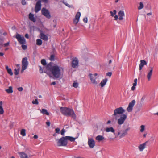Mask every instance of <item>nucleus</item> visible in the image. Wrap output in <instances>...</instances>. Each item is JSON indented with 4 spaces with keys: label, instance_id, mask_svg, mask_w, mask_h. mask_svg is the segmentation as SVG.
<instances>
[{
    "label": "nucleus",
    "instance_id": "nucleus-1",
    "mask_svg": "<svg viewBox=\"0 0 158 158\" xmlns=\"http://www.w3.org/2000/svg\"><path fill=\"white\" fill-rule=\"evenodd\" d=\"M60 110L63 115L67 116H71L75 120L76 119V115L72 109L66 107H61Z\"/></svg>",
    "mask_w": 158,
    "mask_h": 158
},
{
    "label": "nucleus",
    "instance_id": "nucleus-2",
    "mask_svg": "<svg viewBox=\"0 0 158 158\" xmlns=\"http://www.w3.org/2000/svg\"><path fill=\"white\" fill-rule=\"evenodd\" d=\"M51 72L53 76L56 79H60L62 77L63 74L61 73V70L58 65L53 66Z\"/></svg>",
    "mask_w": 158,
    "mask_h": 158
},
{
    "label": "nucleus",
    "instance_id": "nucleus-3",
    "mask_svg": "<svg viewBox=\"0 0 158 158\" xmlns=\"http://www.w3.org/2000/svg\"><path fill=\"white\" fill-rule=\"evenodd\" d=\"M125 112V110L122 107H120L115 109L114 111V114L112 116H115V118L117 119L118 115H122Z\"/></svg>",
    "mask_w": 158,
    "mask_h": 158
},
{
    "label": "nucleus",
    "instance_id": "nucleus-4",
    "mask_svg": "<svg viewBox=\"0 0 158 158\" xmlns=\"http://www.w3.org/2000/svg\"><path fill=\"white\" fill-rule=\"evenodd\" d=\"M57 145L58 146H66L68 144V141L65 139L64 137H62L60 139H57Z\"/></svg>",
    "mask_w": 158,
    "mask_h": 158
},
{
    "label": "nucleus",
    "instance_id": "nucleus-5",
    "mask_svg": "<svg viewBox=\"0 0 158 158\" xmlns=\"http://www.w3.org/2000/svg\"><path fill=\"white\" fill-rule=\"evenodd\" d=\"M16 38L21 44H24L26 43V40L24 37H22L20 34H17L16 35Z\"/></svg>",
    "mask_w": 158,
    "mask_h": 158
},
{
    "label": "nucleus",
    "instance_id": "nucleus-6",
    "mask_svg": "<svg viewBox=\"0 0 158 158\" xmlns=\"http://www.w3.org/2000/svg\"><path fill=\"white\" fill-rule=\"evenodd\" d=\"M127 118V115L125 114H123L121 115L120 118L118 120L117 123L119 125L123 124Z\"/></svg>",
    "mask_w": 158,
    "mask_h": 158
},
{
    "label": "nucleus",
    "instance_id": "nucleus-7",
    "mask_svg": "<svg viewBox=\"0 0 158 158\" xmlns=\"http://www.w3.org/2000/svg\"><path fill=\"white\" fill-rule=\"evenodd\" d=\"M42 14L48 19H50L51 16L49 11L45 8H43L41 10Z\"/></svg>",
    "mask_w": 158,
    "mask_h": 158
},
{
    "label": "nucleus",
    "instance_id": "nucleus-8",
    "mask_svg": "<svg viewBox=\"0 0 158 158\" xmlns=\"http://www.w3.org/2000/svg\"><path fill=\"white\" fill-rule=\"evenodd\" d=\"M135 103V100H133L129 104L128 106L127 109V111L128 112H131L132 110L133 107L134 106Z\"/></svg>",
    "mask_w": 158,
    "mask_h": 158
},
{
    "label": "nucleus",
    "instance_id": "nucleus-9",
    "mask_svg": "<svg viewBox=\"0 0 158 158\" xmlns=\"http://www.w3.org/2000/svg\"><path fill=\"white\" fill-rule=\"evenodd\" d=\"M41 1L39 0L37 1L35 7V11L36 12H37L40 11L41 9Z\"/></svg>",
    "mask_w": 158,
    "mask_h": 158
},
{
    "label": "nucleus",
    "instance_id": "nucleus-10",
    "mask_svg": "<svg viewBox=\"0 0 158 158\" xmlns=\"http://www.w3.org/2000/svg\"><path fill=\"white\" fill-rule=\"evenodd\" d=\"M130 130V128L128 127L125 130L120 132V135L119 136L120 138L124 137L128 134V131Z\"/></svg>",
    "mask_w": 158,
    "mask_h": 158
},
{
    "label": "nucleus",
    "instance_id": "nucleus-11",
    "mask_svg": "<svg viewBox=\"0 0 158 158\" xmlns=\"http://www.w3.org/2000/svg\"><path fill=\"white\" fill-rule=\"evenodd\" d=\"M28 64V62L27 61V57L23 58L22 61V67L27 68Z\"/></svg>",
    "mask_w": 158,
    "mask_h": 158
},
{
    "label": "nucleus",
    "instance_id": "nucleus-12",
    "mask_svg": "<svg viewBox=\"0 0 158 158\" xmlns=\"http://www.w3.org/2000/svg\"><path fill=\"white\" fill-rule=\"evenodd\" d=\"M89 76L92 83L95 85H97L98 83V82L96 80V78L94 77L93 74L90 73Z\"/></svg>",
    "mask_w": 158,
    "mask_h": 158
},
{
    "label": "nucleus",
    "instance_id": "nucleus-13",
    "mask_svg": "<svg viewBox=\"0 0 158 158\" xmlns=\"http://www.w3.org/2000/svg\"><path fill=\"white\" fill-rule=\"evenodd\" d=\"M78 64V59L75 57L72 60V66L73 68H76Z\"/></svg>",
    "mask_w": 158,
    "mask_h": 158
},
{
    "label": "nucleus",
    "instance_id": "nucleus-14",
    "mask_svg": "<svg viewBox=\"0 0 158 158\" xmlns=\"http://www.w3.org/2000/svg\"><path fill=\"white\" fill-rule=\"evenodd\" d=\"M88 144L90 148H93L95 146L94 140L92 138L89 139L88 141Z\"/></svg>",
    "mask_w": 158,
    "mask_h": 158
},
{
    "label": "nucleus",
    "instance_id": "nucleus-15",
    "mask_svg": "<svg viewBox=\"0 0 158 158\" xmlns=\"http://www.w3.org/2000/svg\"><path fill=\"white\" fill-rule=\"evenodd\" d=\"M140 64H139V69L141 70L142 68L144 65H147V62L144 60H141L140 61Z\"/></svg>",
    "mask_w": 158,
    "mask_h": 158
},
{
    "label": "nucleus",
    "instance_id": "nucleus-16",
    "mask_svg": "<svg viewBox=\"0 0 158 158\" xmlns=\"http://www.w3.org/2000/svg\"><path fill=\"white\" fill-rule=\"evenodd\" d=\"M118 15L119 17L118 19L120 20H122L123 19V16H125L124 12L122 10H120L118 13Z\"/></svg>",
    "mask_w": 158,
    "mask_h": 158
},
{
    "label": "nucleus",
    "instance_id": "nucleus-17",
    "mask_svg": "<svg viewBox=\"0 0 158 158\" xmlns=\"http://www.w3.org/2000/svg\"><path fill=\"white\" fill-rule=\"evenodd\" d=\"M153 68L151 67V69L148 72L147 77L148 81H150L153 72Z\"/></svg>",
    "mask_w": 158,
    "mask_h": 158
},
{
    "label": "nucleus",
    "instance_id": "nucleus-18",
    "mask_svg": "<svg viewBox=\"0 0 158 158\" xmlns=\"http://www.w3.org/2000/svg\"><path fill=\"white\" fill-rule=\"evenodd\" d=\"M147 141L141 144L139 146V149L140 151H142L145 148Z\"/></svg>",
    "mask_w": 158,
    "mask_h": 158
},
{
    "label": "nucleus",
    "instance_id": "nucleus-19",
    "mask_svg": "<svg viewBox=\"0 0 158 158\" xmlns=\"http://www.w3.org/2000/svg\"><path fill=\"white\" fill-rule=\"evenodd\" d=\"M20 158H28L27 155L24 152H19L18 153Z\"/></svg>",
    "mask_w": 158,
    "mask_h": 158
},
{
    "label": "nucleus",
    "instance_id": "nucleus-20",
    "mask_svg": "<svg viewBox=\"0 0 158 158\" xmlns=\"http://www.w3.org/2000/svg\"><path fill=\"white\" fill-rule=\"evenodd\" d=\"M64 137L67 141L69 140L71 142H74L76 139V138L70 136H65Z\"/></svg>",
    "mask_w": 158,
    "mask_h": 158
},
{
    "label": "nucleus",
    "instance_id": "nucleus-21",
    "mask_svg": "<svg viewBox=\"0 0 158 158\" xmlns=\"http://www.w3.org/2000/svg\"><path fill=\"white\" fill-rule=\"evenodd\" d=\"M29 19L31 21L35 22L36 21V19L34 18V15L31 13H29Z\"/></svg>",
    "mask_w": 158,
    "mask_h": 158
},
{
    "label": "nucleus",
    "instance_id": "nucleus-22",
    "mask_svg": "<svg viewBox=\"0 0 158 158\" xmlns=\"http://www.w3.org/2000/svg\"><path fill=\"white\" fill-rule=\"evenodd\" d=\"M40 38L42 40L45 41H47L48 40V36L46 35L43 33L40 34Z\"/></svg>",
    "mask_w": 158,
    "mask_h": 158
},
{
    "label": "nucleus",
    "instance_id": "nucleus-23",
    "mask_svg": "<svg viewBox=\"0 0 158 158\" xmlns=\"http://www.w3.org/2000/svg\"><path fill=\"white\" fill-rule=\"evenodd\" d=\"M105 131L107 132L110 131L115 134V130L112 127H107L105 129Z\"/></svg>",
    "mask_w": 158,
    "mask_h": 158
},
{
    "label": "nucleus",
    "instance_id": "nucleus-24",
    "mask_svg": "<svg viewBox=\"0 0 158 158\" xmlns=\"http://www.w3.org/2000/svg\"><path fill=\"white\" fill-rule=\"evenodd\" d=\"M107 80H108L107 79L105 78L104 79H103L101 81V82L100 83V84L102 87H103L105 86V85H106V82H107Z\"/></svg>",
    "mask_w": 158,
    "mask_h": 158
},
{
    "label": "nucleus",
    "instance_id": "nucleus-25",
    "mask_svg": "<svg viewBox=\"0 0 158 158\" xmlns=\"http://www.w3.org/2000/svg\"><path fill=\"white\" fill-rule=\"evenodd\" d=\"M6 68L7 69V72L10 75L12 76L13 75V73L10 68H9L8 66H6Z\"/></svg>",
    "mask_w": 158,
    "mask_h": 158
},
{
    "label": "nucleus",
    "instance_id": "nucleus-26",
    "mask_svg": "<svg viewBox=\"0 0 158 158\" xmlns=\"http://www.w3.org/2000/svg\"><path fill=\"white\" fill-rule=\"evenodd\" d=\"M41 112L43 114H46L47 115H49V113L48 112L47 110L45 109H42L41 111Z\"/></svg>",
    "mask_w": 158,
    "mask_h": 158
},
{
    "label": "nucleus",
    "instance_id": "nucleus-27",
    "mask_svg": "<svg viewBox=\"0 0 158 158\" xmlns=\"http://www.w3.org/2000/svg\"><path fill=\"white\" fill-rule=\"evenodd\" d=\"M104 139V137L102 135H99L97 136L96 138V139L100 142Z\"/></svg>",
    "mask_w": 158,
    "mask_h": 158
},
{
    "label": "nucleus",
    "instance_id": "nucleus-28",
    "mask_svg": "<svg viewBox=\"0 0 158 158\" xmlns=\"http://www.w3.org/2000/svg\"><path fill=\"white\" fill-rule=\"evenodd\" d=\"M52 68L53 66H52L50 64H48L46 66V69L51 72L52 71Z\"/></svg>",
    "mask_w": 158,
    "mask_h": 158
},
{
    "label": "nucleus",
    "instance_id": "nucleus-29",
    "mask_svg": "<svg viewBox=\"0 0 158 158\" xmlns=\"http://www.w3.org/2000/svg\"><path fill=\"white\" fill-rule=\"evenodd\" d=\"M6 92L8 93H11L13 92V88L11 86L9 87V89L6 90Z\"/></svg>",
    "mask_w": 158,
    "mask_h": 158
},
{
    "label": "nucleus",
    "instance_id": "nucleus-30",
    "mask_svg": "<svg viewBox=\"0 0 158 158\" xmlns=\"http://www.w3.org/2000/svg\"><path fill=\"white\" fill-rule=\"evenodd\" d=\"M81 15V13L79 12H77L76 15L75 19L79 20L80 18V17Z\"/></svg>",
    "mask_w": 158,
    "mask_h": 158
},
{
    "label": "nucleus",
    "instance_id": "nucleus-31",
    "mask_svg": "<svg viewBox=\"0 0 158 158\" xmlns=\"http://www.w3.org/2000/svg\"><path fill=\"white\" fill-rule=\"evenodd\" d=\"M64 4H65L66 6H68V7L69 8H71L73 9H74V7L73 5H70L68 3H66V2H64V1H63L62 2Z\"/></svg>",
    "mask_w": 158,
    "mask_h": 158
},
{
    "label": "nucleus",
    "instance_id": "nucleus-32",
    "mask_svg": "<svg viewBox=\"0 0 158 158\" xmlns=\"http://www.w3.org/2000/svg\"><path fill=\"white\" fill-rule=\"evenodd\" d=\"M42 42L41 40L38 39L36 40V44L40 46L42 44Z\"/></svg>",
    "mask_w": 158,
    "mask_h": 158
},
{
    "label": "nucleus",
    "instance_id": "nucleus-33",
    "mask_svg": "<svg viewBox=\"0 0 158 158\" xmlns=\"http://www.w3.org/2000/svg\"><path fill=\"white\" fill-rule=\"evenodd\" d=\"M20 134L23 136L26 135V130L24 129H22L21 131Z\"/></svg>",
    "mask_w": 158,
    "mask_h": 158
},
{
    "label": "nucleus",
    "instance_id": "nucleus-34",
    "mask_svg": "<svg viewBox=\"0 0 158 158\" xmlns=\"http://www.w3.org/2000/svg\"><path fill=\"white\" fill-rule=\"evenodd\" d=\"M110 15L112 17H113L114 15H115L116 14L117 11L116 10H114L113 11V12L110 11Z\"/></svg>",
    "mask_w": 158,
    "mask_h": 158
},
{
    "label": "nucleus",
    "instance_id": "nucleus-35",
    "mask_svg": "<svg viewBox=\"0 0 158 158\" xmlns=\"http://www.w3.org/2000/svg\"><path fill=\"white\" fill-rule=\"evenodd\" d=\"M19 70H20V69H16L15 68L14 69V74L15 75H17L19 73Z\"/></svg>",
    "mask_w": 158,
    "mask_h": 158
},
{
    "label": "nucleus",
    "instance_id": "nucleus-36",
    "mask_svg": "<svg viewBox=\"0 0 158 158\" xmlns=\"http://www.w3.org/2000/svg\"><path fill=\"white\" fill-rule=\"evenodd\" d=\"M144 6L142 2H140L139 3V6L138 7V9L139 10H140L143 8Z\"/></svg>",
    "mask_w": 158,
    "mask_h": 158
},
{
    "label": "nucleus",
    "instance_id": "nucleus-37",
    "mask_svg": "<svg viewBox=\"0 0 158 158\" xmlns=\"http://www.w3.org/2000/svg\"><path fill=\"white\" fill-rule=\"evenodd\" d=\"M41 63L43 65H46L47 64L46 62L45 59H42L41 61Z\"/></svg>",
    "mask_w": 158,
    "mask_h": 158
},
{
    "label": "nucleus",
    "instance_id": "nucleus-38",
    "mask_svg": "<svg viewBox=\"0 0 158 158\" xmlns=\"http://www.w3.org/2000/svg\"><path fill=\"white\" fill-rule=\"evenodd\" d=\"M4 112L2 106L0 105V114H3Z\"/></svg>",
    "mask_w": 158,
    "mask_h": 158
},
{
    "label": "nucleus",
    "instance_id": "nucleus-39",
    "mask_svg": "<svg viewBox=\"0 0 158 158\" xmlns=\"http://www.w3.org/2000/svg\"><path fill=\"white\" fill-rule=\"evenodd\" d=\"M79 20L74 19L73 21V23L76 25L79 22Z\"/></svg>",
    "mask_w": 158,
    "mask_h": 158
},
{
    "label": "nucleus",
    "instance_id": "nucleus-40",
    "mask_svg": "<svg viewBox=\"0 0 158 158\" xmlns=\"http://www.w3.org/2000/svg\"><path fill=\"white\" fill-rule=\"evenodd\" d=\"M73 86L75 88H77L78 87V83L77 82H74L73 84Z\"/></svg>",
    "mask_w": 158,
    "mask_h": 158
},
{
    "label": "nucleus",
    "instance_id": "nucleus-41",
    "mask_svg": "<svg viewBox=\"0 0 158 158\" xmlns=\"http://www.w3.org/2000/svg\"><path fill=\"white\" fill-rule=\"evenodd\" d=\"M32 102L33 104L38 105L39 104L37 99H36L35 101H32Z\"/></svg>",
    "mask_w": 158,
    "mask_h": 158
},
{
    "label": "nucleus",
    "instance_id": "nucleus-42",
    "mask_svg": "<svg viewBox=\"0 0 158 158\" xmlns=\"http://www.w3.org/2000/svg\"><path fill=\"white\" fill-rule=\"evenodd\" d=\"M65 132V130L64 129H63L61 131L60 133L61 135L64 136V133Z\"/></svg>",
    "mask_w": 158,
    "mask_h": 158
},
{
    "label": "nucleus",
    "instance_id": "nucleus-43",
    "mask_svg": "<svg viewBox=\"0 0 158 158\" xmlns=\"http://www.w3.org/2000/svg\"><path fill=\"white\" fill-rule=\"evenodd\" d=\"M140 127H141V129L140 130V131L141 132H143L144 130L145 126L144 125H142L140 126Z\"/></svg>",
    "mask_w": 158,
    "mask_h": 158
},
{
    "label": "nucleus",
    "instance_id": "nucleus-44",
    "mask_svg": "<svg viewBox=\"0 0 158 158\" xmlns=\"http://www.w3.org/2000/svg\"><path fill=\"white\" fill-rule=\"evenodd\" d=\"M55 55L54 54H52L51 55L50 60L51 61H53L54 60Z\"/></svg>",
    "mask_w": 158,
    "mask_h": 158
},
{
    "label": "nucleus",
    "instance_id": "nucleus-45",
    "mask_svg": "<svg viewBox=\"0 0 158 158\" xmlns=\"http://www.w3.org/2000/svg\"><path fill=\"white\" fill-rule=\"evenodd\" d=\"M137 79L136 78L134 80V83L133 84V86H135L137 85Z\"/></svg>",
    "mask_w": 158,
    "mask_h": 158
},
{
    "label": "nucleus",
    "instance_id": "nucleus-46",
    "mask_svg": "<svg viewBox=\"0 0 158 158\" xmlns=\"http://www.w3.org/2000/svg\"><path fill=\"white\" fill-rule=\"evenodd\" d=\"M22 44V47L23 49L25 50L27 49V45H24L23 44Z\"/></svg>",
    "mask_w": 158,
    "mask_h": 158
},
{
    "label": "nucleus",
    "instance_id": "nucleus-47",
    "mask_svg": "<svg viewBox=\"0 0 158 158\" xmlns=\"http://www.w3.org/2000/svg\"><path fill=\"white\" fill-rule=\"evenodd\" d=\"M83 21L85 23H86L87 22V18L86 17H85L83 19Z\"/></svg>",
    "mask_w": 158,
    "mask_h": 158
},
{
    "label": "nucleus",
    "instance_id": "nucleus-48",
    "mask_svg": "<svg viewBox=\"0 0 158 158\" xmlns=\"http://www.w3.org/2000/svg\"><path fill=\"white\" fill-rule=\"evenodd\" d=\"M56 132V133L59 134L60 133V129L59 128H57L55 129Z\"/></svg>",
    "mask_w": 158,
    "mask_h": 158
},
{
    "label": "nucleus",
    "instance_id": "nucleus-49",
    "mask_svg": "<svg viewBox=\"0 0 158 158\" xmlns=\"http://www.w3.org/2000/svg\"><path fill=\"white\" fill-rule=\"evenodd\" d=\"M21 3L23 5H26V2L25 0H22L21 1Z\"/></svg>",
    "mask_w": 158,
    "mask_h": 158
},
{
    "label": "nucleus",
    "instance_id": "nucleus-50",
    "mask_svg": "<svg viewBox=\"0 0 158 158\" xmlns=\"http://www.w3.org/2000/svg\"><path fill=\"white\" fill-rule=\"evenodd\" d=\"M106 75L107 76L110 77L112 75V73L111 72H108L106 73Z\"/></svg>",
    "mask_w": 158,
    "mask_h": 158
},
{
    "label": "nucleus",
    "instance_id": "nucleus-51",
    "mask_svg": "<svg viewBox=\"0 0 158 158\" xmlns=\"http://www.w3.org/2000/svg\"><path fill=\"white\" fill-rule=\"evenodd\" d=\"M39 67L40 68V69H39V71H40V73H43V70L42 69V68H41V67L39 66Z\"/></svg>",
    "mask_w": 158,
    "mask_h": 158
},
{
    "label": "nucleus",
    "instance_id": "nucleus-52",
    "mask_svg": "<svg viewBox=\"0 0 158 158\" xmlns=\"http://www.w3.org/2000/svg\"><path fill=\"white\" fill-rule=\"evenodd\" d=\"M26 69H27L26 68L22 67L21 73H23V71H24V70H25Z\"/></svg>",
    "mask_w": 158,
    "mask_h": 158
},
{
    "label": "nucleus",
    "instance_id": "nucleus-53",
    "mask_svg": "<svg viewBox=\"0 0 158 158\" xmlns=\"http://www.w3.org/2000/svg\"><path fill=\"white\" fill-rule=\"evenodd\" d=\"M18 90L19 91H22L23 90V88L22 87H19L18 88Z\"/></svg>",
    "mask_w": 158,
    "mask_h": 158
},
{
    "label": "nucleus",
    "instance_id": "nucleus-54",
    "mask_svg": "<svg viewBox=\"0 0 158 158\" xmlns=\"http://www.w3.org/2000/svg\"><path fill=\"white\" fill-rule=\"evenodd\" d=\"M46 124L48 127H49L50 125V123L49 121H47L46 122Z\"/></svg>",
    "mask_w": 158,
    "mask_h": 158
},
{
    "label": "nucleus",
    "instance_id": "nucleus-55",
    "mask_svg": "<svg viewBox=\"0 0 158 158\" xmlns=\"http://www.w3.org/2000/svg\"><path fill=\"white\" fill-rule=\"evenodd\" d=\"M145 98V97H144V96L143 97L141 100V101H140L141 102H143Z\"/></svg>",
    "mask_w": 158,
    "mask_h": 158
},
{
    "label": "nucleus",
    "instance_id": "nucleus-56",
    "mask_svg": "<svg viewBox=\"0 0 158 158\" xmlns=\"http://www.w3.org/2000/svg\"><path fill=\"white\" fill-rule=\"evenodd\" d=\"M9 42H8L4 44V45L5 47H7L9 45Z\"/></svg>",
    "mask_w": 158,
    "mask_h": 158
},
{
    "label": "nucleus",
    "instance_id": "nucleus-57",
    "mask_svg": "<svg viewBox=\"0 0 158 158\" xmlns=\"http://www.w3.org/2000/svg\"><path fill=\"white\" fill-rule=\"evenodd\" d=\"M114 17V20H117L118 18V16L117 15H115Z\"/></svg>",
    "mask_w": 158,
    "mask_h": 158
},
{
    "label": "nucleus",
    "instance_id": "nucleus-58",
    "mask_svg": "<svg viewBox=\"0 0 158 158\" xmlns=\"http://www.w3.org/2000/svg\"><path fill=\"white\" fill-rule=\"evenodd\" d=\"M25 37L26 38H27V39H28L29 38V35H28L27 34H26L25 35Z\"/></svg>",
    "mask_w": 158,
    "mask_h": 158
},
{
    "label": "nucleus",
    "instance_id": "nucleus-59",
    "mask_svg": "<svg viewBox=\"0 0 158 158\" xmlns=\"http://www.w3.org/2000/svg\"><path fill=\"white\" fill-rule=\"evenodd\" d=\"M35 139H37L38 138V136L37 135H35L33 137Z\"/></svg>",
    "mask_w": 158,
    "mask_h": 158
},
{
    "label": "nucleus",
    "instance_id": "nucleus-60",
    "mask_svg": "<svg viewBox=\"0 0 158 158\" xmlns=\"http://www.w3.org/2000/svg\"><path fill=\"white\" fill-rule=\"evenodd\" d=\"M120 134H120V132H119L118 133V134H117V135H116V136H115V138H116L118 136V135H119V136H120Z\"/></svg>",
    "mask_w": 158,
    "mask_h": 158
},
{
    "label": "nucleus",
    "instance_id": "nucleus-61",
    "mask_svg": "<svg viewBox=\"0 0 158 158\" xmlns=\"http://www.w3.org/2000/svg\"><path fill=\"white\" fill-rule=\"evenodd\" d=\"M135 86H133L131 87V90L133 91L135 89Z\"/></svg>",
    "mask_w": 158,
    "mask_h": 158
},
{
    "label": "nucleus",
    "instance_id": "nucleus-62",
    "mask_svg": "<svg viewBox=\"0 0 158 158\" xmlns=\"http://www.w3.org/2000/svg\"><path fill=\"white\" fill-rule=\"evenodd\" d=\"M16 65L17 67H18V69H20V64H17Z\"/></svg>",
    "mask_w": 158,
    "mask_h": 158
},
{
    "label": "nucleus",
    "instance_id": "nucleus-63",
    "mask_svg": "<svg viewBox=\"0 0 158 158\" xmlns=\"http://www.w3.org/2000/svg\"><path fill=\"white\" fill-rule=\"evenodd\" d=\"M152 12H151L147 13V15H152Z\"/></svg>",
    "mask_w": 158,
    "mask_h": 158
},
{
    "label": "nucleus",
    "instance_id": "nucleus-64",
    "mask_svg": "<svg viewBox=\"0 0 158 158\" xmlns=\"http://www.w3.org/2000/svg\"><path fill=\"white\" fill-rule=\"evenodd\" d=\"M56 84V82L55 81H54L51 83V85H55Z\"/></svg>",
    "mask_w": 158,
    "mask_h": 158
}]
</instances>
